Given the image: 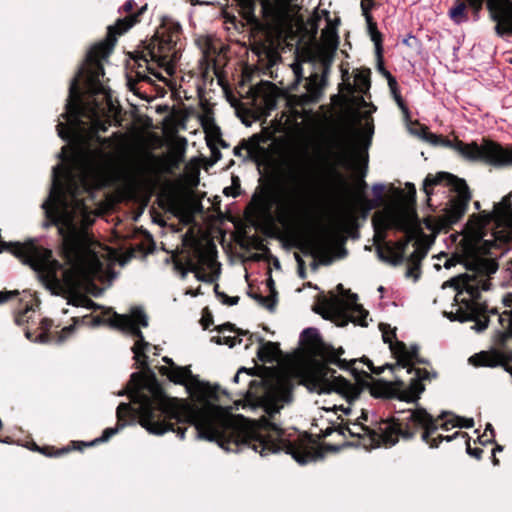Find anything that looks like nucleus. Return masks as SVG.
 <instances>
[{"instance_id":"56","label":"nucleus","mask_w":512,"mask_h":512,"mask_svg":"<svg viewBox=\"0 0 512 512\" xmlns=\"http://www.w3.org/2000/svg\"><path fill=\"white\" fill-rule=\"evenodd\" d=\"M43 252V260L45 261V264L49 268H55V271L58 273L59 270L62 269V264L57 260H51V251L47 249L41 248Z\"/></svg>"},{"instance_id":"7","label":"nucleus","mask_w":512,"mask_h":512,"mask_svg":"<svg viewBox=\"0 0 512 512\" xmlns=\"http://www.w3.org/2000/svg\"><path fill=\"white\" fill-rule=\"evenodd\" d=\"M443 185L451 188L456 196L451 198L444 213L439 216L440 228H446L448 232L454 224H457L466 214L472 199L471 191L466 181L449 172H438L435 175L429 173L423 181V191L426 194V203L431 206L433 187Z\"/></svg>"},{"instance_id":"1","label":"nucleus","mask_w":512,"mask_h":512,"mask_svg":"<svg viewBox=\"0 0 512 512\" xmlns=\"http://www.w3.org/2000/svg\"><path fill=\"white\" fill-rule=\"evenodd\" d=\"M133 408L129 403H120L116 410L117 424L106 428L99 438L91 442L78 441L82 447H92L108 441L128 424L138 423L149 433L163 435L175 432L185 438L186 426L193 425L196 438L216 442L226 451L238 452L251 448L261 456L284 452L299 464L309 462V445L282 438L283 431L276 424L266 422L259 425L242 415H221L211 409L201 408L186 399L169 397L158 383L154 374L136 392Z\"/></svg>"},{"instance_id":"18","label":"nucleus","mask_w":512,"mask_h":512,"mask_svg":"<svg viewBox=\"0 0 512 512\" xmlns=\"http://www.w3.org/2000/svg\"><path fill=\"white\" fill-rule=\"evenodd\" d=\"M469 363L475 367H503L512 376V350L481 351L469 358Z\"/></svg>"},{"instance_id":"5","label":"nucleus","mask_w":512,"mask_h":512,"mask_svg":"<svg viewBox=\"0 0 512 512\" xmlns=\"http://www.w3.org/2000/svg\"><path fill=\"white\" fill-rule=\"evenodd\" d=\"M290 179L295 185L285 194L284 198H274L270 188H264L260 194H255L252 198L259 212L267 217H271L272 207L274 204H277V220L283 225L296 222L308 216L307 204L311 188L310 177L307 175L300 177L292 174Z\"/></svg>"},{"instance_id":"46","label":"nucleus","mask_w":512,"mask_h":512,"mask_svg":"<svg viewBox=\"0 0 512 512\" xmlns=\"http://www.w3.org/2000/svg\"><path fill=\"white\" fill-rule=\"evenodd\" d=\"M508 340L509 339L507 338V335L504 331H501V330L495 331V333L493 335V343L496 346V348L494 350H498V351L510 350L509 348H507Z\"/></svg>"},{"instance_id":"55","label":"nucleus","mask_w":512,"mask_h":512,"mask_svg":"<svg viewBox=\"0 0 512 512\" xmlns=\"http://www.w3.org/2000/svg\"><path fill=\"white\" fill-rule=\"evenodd\" d=\"M224 195L237 197L240 195V180L237 176L232 177V186L225 187L223 190Z\"/></svg>"},{"instance_id":"32","label":"nucleus","mask_w":512,"mask_h":512,"mask_svg":"<svg viewBox=\"0 0 512 512\" xmlns=\"http://www.w3.org/2000/svg\"><path fill=\"white\" fill-rule=\"evenodd\" d=\"M261 342L260 347L257 351V357L264 363H270L274 361L276 355L280 352L279 344L276 342H264L262 338L259 339Z\"/></svg>"},{"instance_id":"38","label":"nucleus","mask_w":512,"mask_h":512,"mask_svg":"<svg viewBox=\"0 0 512 512\" xmlns=\"http://www.w3.org/2000/svg\"><path fill=\"white\" fill-rule=\"evenodd\" d=\"M388 86L390 88V92H391L395 102L397 103L398 107L401 109L404 116L406 118H409L410 117L409 109H408L403 97L401 96V93H400L399 87H398V83H397L395 77L389 78Z\"/></svg>"},{"instance_id":"36","label":"nucleus","mask_w":512,"mask_h":512,"mask_svg":"<svg viewBox=\"0 0 512 512\" xmlns=\"http://www.w3.org/2000/svg\"><path fill=\"white\" fill-rule=\"evenodd\" d=\"M72 450L82 451V447L78 445V441H71L70 445L63 448H56L54 446L46 445L40 448L39 453L46 457H61Z\"/></svg>"},{"instance_id":"57","label":"nucleus","mask_w":512,"mask_h":512,"mask_svg":"<svg viewBox=\"0 0 512 512\" xmlns=\"http://www.w3.org/2000/svg\"><path fill=\"white\" fill-rule=\"evenodd\" d=\"M371 41H373L375 45V52L376 54H382L383 53V37L379 30L373 31L369 33Z\"/></svg>"},{"instance_id":"26","label":"nucleus","mask_w":512,"mask_h":512,"mask_svg":"<svg viewBox=\"0 0 512 512\" xmlns=\"http://www.w3.org/2000/svg\"><path fill=\"white\" fill-rule=\"evenodd\" d=\"M159 372L161 375L167 376L171 382L179 385L185 384L188 378L193 377L189 367L174 366V368H169L161 366Z\"/></svg>"},{"instance_id":"23","label":"nucleus","mask_w":512,"mask_h":512,"mask_svg":"<svg viewBox=\"0 0 512 512\" xmlns=\"http://www.w3.org/2000/svg\"><path fill=\"white\" fill-rule=\"evenodd\" d=\"M141 66L137 64V70L135 71V78L128 77L127 78V84L129 87V90L132 91L134 94L140 95L138 84L140 82H146L151 84L153 80L149 76L152 75L158 80H164V77L161 75L160 72H158L155 68L149 65V61L147 63H144L143 61H140Z\"/></svg>"},{"instance_id":"10","label":"nucleus","mask_w":512,"mask_h":512,"mask_svg":"<svg viewBox=\"0 0 512 512\" xmlns=\"http://www.w3.org/2000/svg\"><path fill=\"white\" fill-rule=\"evenodd\" d=\"M408 373H415L409 385L406 387L404 381L397 379L392 382L382 379L376 380L370 387V393L375 398L399 399L405 402L417 403L420 395L425 391L423 381H432L438 378L435 370L427 368H416L414 366L407 369Z\"/></svg>"},{"instance_id":"33","label":"nucleus","mask_w":512,"mask_h":512,"mask_svg":"<svg viewBox=\"0 0 512 512\" xmlns=\"http://www.w3.org/2000/svg\"><path fill=\"white\" fill-rule=\"evenodd\" d=\"M354 135L355 132L352 129H350V134L345 138L344 149L340 154V158L344 163H350L351 161L355 160L359 155V148L353 138Z\"/></svg>"},{"instance_id":"39","label":"nucleus","mask_w":512,"mask_h":512,"mask_svg":"<svg viewBox=\"0 0 512 512\" xmlns=\"http://www.w3.org/2000/svg\"><path fill=\"white\" fill-rule=\"evenodd\" d=\"M53 321L49 318H43L40 322L41 333L37 337V341L40 343L53 342L54 334L51 333Z\"/></svg>"},{"instance_id":"37","label":"nucleus","mask_w":512,"mask_h":512,"mask_svg":"<svg viewBox=\"0 0 512 512\" xmlns=\"http://www.w3.org/2000/svg\"><path fill=\"white\" fill-rule=\"evenodd\" d=\"M475 279L476 277L474 275L463 273L451 278L446 282L448 286L452 287L454 290L457 291L455 301H459L458 296L463 293L465 286L468 283L475 281Z\"/></svg>"},{"instance_id":"16","label":"nucleus","mask_w":512,"mask_h":512,"mask_svg":"<svg viewBox=\"0 0 512 512\" xmlns=\"http://www.w3.org/2000/svg\"><path fill=\"white\" fill-rule=\"evenodd\" d=\"M511 196V194L504 196L499 203L494 205L493 211L480 213L478 217L480 229H484L490 223H494L497 228H512Z\"/></svg>"},{"instance_id":"2","label":"nucleus","mask_w":512,"mask_h":512,"mask_svg":"<svg viewBox=\"0 0 512 512\" xmlns=\"http://www.w3.org/2000/svg\"><path fill=\"white\" fill-rule=\"evenodd\" d=\"M300 345L314 359L302 372L303 383L311 391L321 394L337 390L344 393L348 399L359 396V390L344 377H335L333 382L329 380V377H334L336 373L329 365H336L341 370H349L356 379L360 376L366 379L372 378L368 372L358 371L354 367L357 359L347 361L341 358L345 352L344 349L342 347L335 349L331 344L326 343L316 328L309 327L302 331Z\"/></svg>"},{"instance_id":"58","label":"nucleus","mask_w":512,"mask_h":512,"mask_svg":"<svg viewBox=\"0 0 512 512\" xmlns=\"http://www.w3.org/2000/svg\"><path fill=\"white\" fill-rule=\"evenodd\" d=\"M466 264V256L464 254H454L452 257L448 258L445 263L444 267L446 269H450L451 267H454L456 264Z\"/></svg>"},{"instance_id":"9","label":"nucleus","mask_w":512,"mask_h":512,"mask_svg":"<svg viewBox=\"0 0 512 512\" xmlns=\"http://www.w3.org/2000/svg\"><path fill=\"white\" fill-rule=\"evenodd\" d=\"M139 23L137 15L126 19H117L114 25L107 28L105 40L93 45L86 56V74L90 89L94 94L103 93L104 86L101 78L104 76V66L102 61L109 57L117 43L118 36L123 35L134 25Z\"/></svg>"},{"instance_id":"4","label":"nucleus","mask_w":512,"mask_h":512,"mask_svg":"<svg viewBox=\"0 0 512 512\" xmlns=\"http://www.w3.org/2000/svg\"><path fill=\"white\" fill-rule=\"evenodd\" d=\"M449 413L444 411L438 417H433L424 408L408 409L399 412L397 421H386L382 423L384 443L396 444L400 439L408 441L413 439L417 432H421V440L430 448H438L443 441L450 442L458 437L467 438L468 433L457 431L452 435H433L439 429V421Z\"/></svg>"},{"instance_id":"42","label":"nucleus","mask_w":512,"mask_h":512,"mask_svg":"<svg viewBox=\"0 0 512 512\" xmlns=\"http://www.w3.org/2000/svg\"><path fill=\"white\" fill-rule=\"evenodd\" d=\"M449 319L452 321L457 320L459 322L474 321L477 319V313H473L469 310H465L464 308L460 307L458 308L456 313H451Z\"/></svg>"},{"instance_id":"64","label":"nucleus","mask_w":512,"mask_h":512,"mask_svg":"<svg viewBox=\"0 0 512 512\" xmlns=\"http://www.w3.org/2000/svg\"><path fill=\"white\" fill-rule=\"evenodd\" d=\"M460 303L465 307V310H469L473 313H477V311L483 307V305L474 302L472 299L464 298L460 300Z\"/></svg>"},{"instance_id":"34","label":"nucleus","mask_w":512,"mask_h":512,"mask_svg":"<svg viewBox=\"0 0 512 512\" xmlns=\"http://www.w3.org/2000/svg\"><path fill=\"white\" fill-rule=\"evenodd\" d=\"M418 135L425 141L435 146L452 147L453 141L432 133L426 125H420Z\"/></svg>"},{"instance_id":"48","label":"nucleus","mask_w":512,"mask_h":512,"mask_svg":"<svg viewBox=\"0 0 512 512\" xmlns=\"http://www.w3.org/2000/svg\"><path fill=\"white\" fill-rule=\"evenodd\" d=\"M355 81L359 85L360 91L365 92L370 88V70L367 69L365 71L359 72L355 76Z\"/></svg>"},{"instance_id":"52","label":"nucleus","mask_w":512,"mask_h":512,"mask_svg":"<svg viewBox=\"0 0 512 512\" xmlns=\"http://www.w3.org/2000/svg\"><path fill=\"white\" fill-rule=\"evenodd\" d=\"M261 14H262V17L266 21H269L274 17L275 7L270 2V0H262L261 1Z\"/></svg>"},{"instance_id":"60","label":"nucleus","mask_w":512,"mask_h":512,"mask_svg":"<svg viewBox=\"0 0 512 512\" xmlns=\"http://www.w3.org/2000/svg\"><path fill=\"white\" fill-rule=\"evenodd\" d=\"M495 247H497L495 240H482L478 247V251L483 255H490L491 250Z\"/></svg>"},{"instance_id":"49","label":"nucleus","mask_w":512,"mask_h":512,"mask_svg":"<svg viewBox=\"0 0 512 512\" xmlns=\"http://www.w3.org/2000/svg\"><path fill=\"white\" fill-rule=\"evenodd\" d=\"M495 430L492 424L487 423L485 431L482 435L478 436V442L482 445L491 444L494 442Z\"/></svg>"},{"instance_id":"50","label":"nucleus","mask_w":512,"mask_h":512,"mask_svg":"<svg viewBox=\"0 0 512 512\" xmlns=\"http://www.w3.org/2000/svg\"><path fill=\"white\" fill-rule=\"evenodd\" d=\"M486 308L487 306L485 304H483V307H481V309H479L477 311V319L474 320V322H476L475 324V329L479 332H482L484 330H486L489 326V323H490V319L488 316H483L482 319L479 318V315L481 313H485L486 312Z\"/></svg>"},{"instance_id":"31","label":"nucleus","mask_w":512,"mask_h":512,"mask_svg":"<svg viewBox=\"0 0 512 512\" xmlns=\"http://www.w3.org/2000/svg\"><path fill=\"white\" fill-rule=\"evenodd\" d=\"M467 270L480 271L485 275L495 274L499 268L498 262L492 258H481L477 263L467 262L465 264Z\"/></svg>"},{"instance_id":"40","label":"nucleus","mask_w":512,"mask_h":512,"mask_svg":"<svg viewBox=\"0 0 512 512\" xmlns=\"http://www.w3.org/2000/svg\"><path fill=\"white\" fill-rule=\"evenodd\" d=\"M72 321H73L72 325L66 326V327L62 328V330L60 332H56L54 334L53 342H55L57 344H61L64 341H66L67 338H69L75 332V329H76L75 325L80 323L81 319L79 317H73Z\"/></svg>"},{"instance_id":"14","label":"nucleus","mask_w":512,"mask_h":512,"mask_svg":"<svg viewBox=\"0 0 512 512\" xmlns=\"http://www.w3.org/2000/svg\"><path fill=\"white\" fill-rule=\"evenodd\" d=\"M486 9L495 23V34L500 38L512 37V0H489Z\"/></svg>"},{"instance_id":"12","label":"nucleus","mask_w":512,"mask_h":512,"mask_svg":"<svg viewBox=\"0 0 512 512\" xmlns=\"http://www.w3.org/2000/svg\"><path fill=\"white\" fill-rule=\"evenodd\" d=\"M246 397L265 408L270 414L278 413L283 403L291 398L290 391L279 383H273L267 379L251 380Z\"/></svg>"},{"instance_id":"15","label":"nucleus","mask_w":512,"mask_h":512,"mask_svg":"<svg viewBox=\"0 0 512 512\" xmlns=\"http://www.w3.org/2000/svg\"><path fill=\"white\" fill-rule=\"evenodd\" d=\"M420 224L421 222L419 221V228H414L413 226L409 228L407 232H404L406 234L405 237L394 244L391 243L379 246L377 248L379 259L393 266L400 265L405 260L406 249L409 243L414 239L415 234H423Z\"/></svg>"},{"instance_id":"29","label":"nucleus","mask_w":512,"mask_h":512,"mask_svg":"<svg viewBox=\"0 0 512 512\" xmlns=\"http://www.w3.org/2000/svg\"><path fill=\"white\" fill-rule=\"evenodd\" d=\"M385 189L386 187L383 184H374L372 186V193L374 198H362V201L365 205L364 215H366L371 209L380 207L386 203Z\"/></svg>"},{"instance_id":"35","label":"nucleus","mask_w":512,"mask_h":512,"mask_svg":"<svg viewBox=\"0 0 512 512\" xmlns=\"http://www.w3.org/2000/svg\"><path fill=\"white\" fill-rule=\"evenodd\" d=\"M467 7H470L468 0H455L453 7L449 10L451 19L456 23H462L468 20Z\"/></svg>"},{"instance_id":"44","label":"nucleus","mask_w":512,"mask_h":512,"mask_svg":"<svg viewBox=\"0 0 512 512\" xmlns=\"http://www.w3.org/2000/svg\"><path fill=\"white\" fill-rule=\"evenodd\" d=\"M416 249L407 258V263H418L421 265V261L425 258L428 248L421 246L419 242L415 243Z\"/></svg>"},{"instance_id":"47","label":"nucleus","mask_w":512,"mask_h":512,"mask_svg":"<svg viewBox=\"0 0 512 512\" xmlns=\"http://www.w3.org/2000/svg\"><path fill=\"white\" fill-rule=\"evenodd\" d=\"M211 342L216 343L218 345H227L230 348L235 347L238 344H241L242 339L239 337H231V336H213L211 338Z\"/></svg>"},{"instance_id":"24","label":"nucleus","mask_w":512,"mask_h":512,"mask_svg":"<svg viewBox=\"0 0 512 512\" xmlns=\"http://www.w3.org/2000/svg\"><path fill=\"white\" fill-rule=\"evenodd\" d=\"M317 302L318 304L313 308V310L322 315L325 319H328L329 313L339 311L343 304V300L333 293H331L330 297L323 294L319 295L317 297Z\"/></svg>"},{"instance_id":"21","label":"nucleus","mask_w":512,"mask_h":512,"mask_svg":"<svg viewBox=\"0 0 512 512\" xmlns=\"http://www.w3.org/2000/svg\"><path fill=\"white\" fill-rule=\"evenodd\" d=\"M398 417H399V415L392 416L387 419H381L380 421L375 423L374 427H369L362 423L355 422L352 424L351 428L354 429V431L360 432L361 438H363L364 436H367L370 441V445L373 447H380V446L392 447L395 444L384 443V433H382L384 430L380 429V427L382 428V423L386 422V421H395L396 422L397 421L396 419Z\"/></svg>"},{"instance_id":"41","label":"nucleus","mask_w":512,"mask_h":512,"mask_svg":"<svg viewBox=\"0 0 512 512\" xmlns=\"http://www.w3.org/2000/svg\"><path fill=\"white\" fill-rule=\"evenodd\" d=\"M137 4L135 3V1L133 0H127L123 6L121 7L120 9V12H125L127 13V15L125 17H123L122 19H126V18H129L131 16H134V15H137V19L139 20V22L141 21V16L145 13V11L147 10V4H145L144 6H142L141 8H139L136 12L134 11L135 8H136Z\"/></svg>"},{"instance_id":"54","label":"nucleus","mask_w":512,"mask_h":512,"mask_svg":"<svg viewBox=\"0 0 512 512\" xmlns=\"http://www.w3.org/2000/svg\"><path fill=\"white\" fill-rule=\"evenodd\" d=\"M263 299L264 300L261 301V305L270 312H273L278 302V293H269L268 296H263Z\"/></svg>"},{"instance_id":"51","label":"nucleus","mask_w":512,"mask_h":512,"mask_svg":"<svg viewBox=\"0 0 512 512\" xmlns=\"http://www.w3.org/2000/svg\"><path fill=\"white\" fill-rule=\"evenodd\" d=\"M448 415L453 416L454 424L453 427H459V428H472L474 427V419L473 418H466L458 415H454L450 412H448Z\"/></svg>"},{"instance_id":"53","label":"nucleus","mask_w":512,"mask_h":512,"mask_svg":"<svg viewBox=\"0 0 512 512\" xmlns=\"http://www.w3.org/2000/svg\"><path fill=\"white\" fill-rule=\"evenodd\" d=\"M423 223L428 230H431L433 232H446V228H440L439 216L435 218L428 216L423 219Z\"/></svg>"},{"instance_id":"27","label":"nucleus","mask_w":512,"mask_h":512,"mask_svg":"<svg viewBox=\"0 0 512 512\" xmlns=\"http://www.w3.org/2000/svg\"><path fill=\"white\" fill-rule=\"evenodd\" d=\"M151 347V344L145 340L144 337L139 338L135 341L132 352L134 353V359L136 360V363L138 364L137 368H140L144 371H149V364H148V356L146 354V351Z\"/></svg>"},{"instance_id":"62","label":"nucleus","mask_w":512,"mask_h":512,"mask_svg":"<svg viewBox=\"0 0 512 512\" xmlns=\"http://www.w3.org/2000/svg\"><path fill=\"white\" fill-rule=\"evenodd\" d=\"M294 257H295V260L297 262L298 276L301 279H306L307 278V272H306L305 261L302 259V257L298 253H295Z\"/></svg>"},{"instance_id":"22","label":"nucleus","mask_w":512,"mask_h":512,"mask_svg":"<svg viewBox=\"0 0 512 512\" xmlns=\"http://www.w3.org/2000/svg\"><path fill=\"white\" fill-rule=\"evenodd\" d=\"M263 141L264 139L260 134H254L248 139H242L240 143L234 147L233 154L237 157H242V151L246 150L243 159L257 161L264 151V148L261 146V142Z\"/></svg>"},{"instance_id":"11","label":"nucleus","mask_w":512,"mask_h":512,"mask_svg":"<svg viewBox=\"0 0 512 512\" xmlns=\"http://www.w3.org/2000/svg\"><path fill=\"white\" fill-rule=\"evenodd\" d=\"M451 148L469 161H480L497 168L512 166V146L504 147L491 139L483 138L481 145L455 140Z\"/></svg>"},{"instance_id":"25","label":"nucleus","mask_w":512,"mask_h":512,"mask_svg":"<svg viewBox=\"0 0 512 512\" xmlns=\"http://www.w3.org/2000/svg\"><path fill=\"white\" fill-rule=\"evenodd\" d=\"M295 247L299 249L303 255L317 258L320 251L326 250L329 244L327 238L321 236L313 240L298 242L295 244Z\"/></svg>"},{"instance_id":"63","label":"nucleus","mask_w":512,"mask_h":512,"mask_svg":"<svg viewBox=\"0 0 512 512\" xmlns=\"http://www.w3.org/2000/svg\"><path fill=\"white\" fill-rule=\"evenodd\" d=\"M466 452L471 457L480 460L482 458L483 450L481 448H472L470 445V437L469 435L466 438Z\"/></svg>"},{"instance_id":"8","label":"nucleus","mask_w":512,"mask_h":512,"mask_svg":"<svg viewBox=\"0 0 512 512\" xmlns=\"http://www.w3.org/2000/svg\"><path fill=\"white\" fill-rule=\"evenodd\" d=\"M180 29L178 24L171 27L161 26L150 39L142 40L135 51L129 52V57L139 66L140 61L147 63L150 57L152 62L171 73L179 59L176 45Z\"/></svg>"},{"instance_id":"6","label":"nucleus","mask_w":512,"mask_h":512,"mask_svg":"<svg viewBox=\"0 0 512 512\" xmlns=\"http://www.w3.org/2000/svg\"><path fill=\"white\" fill-rule=\"evenodd\" d=\"M393 189L394 193L399 198L397 207L382 213H376L372 218L376 249L384 244H391L390 242H386L387 231L390 229L407 232L412 226L419 228L415 185L409 182L406 183L407 193H404V191L399 188Z\"/></svg>"},{"instance_id":"13","label":"nucleus","mask_w":512,"mask_h":512,"mask_svg":"<svg viewBox=\"0 0 512 512\" xmlns=\"http://www.w3.org/2000/svg\"><path fill=\"white\" fill-rule=\"evenodd\" d=\"M84 108L81 94L78 87V78L75 77L69 88V96L65 105V112L61 114L67 123L59 122L56 126L58 136L64 141H71L77 134L78 128L82 125Z\"/></svg>"},{"instance_id":"28","label":"nucleus","mask_w":512,"mask_h":512,"mask_svg":"<svg viewBox=\"0 0 512 512\" xmlns=\"http://www.w3.org/2000/svg\"><path fill=\"white\" fill-rule=\"evenodd\" d=\"M358 296L357 294L350 295L351 304L348 309L350 312V319L353 323L360 325L362 327H367V317L369 312L361 305L357 303Z\"/></svg>"},{"instance_id":"61","label":"nucleus","mask_w":512,"mask_h":512,"mask_svg":"<svg viewBox=\"0 0 512 512\" xmlns=\"http://www.w3.org/2000/svg\"><path fill=\"white\" fill-rule=\"evenodd\" d=\"M421 275V265L418 263H408L406 276L418 280Z\"/></svg>"},{"instance_id":"45","label":"nucleus","mask_w":512,"mask_h":512,"mask_svg":"<svg viewBox=\"0 0 512 512\" xmlns=\"http://www.w3.org/2000/svg\"><path fill=\"white\" fill-rule=\"evenodd\" d=\"M332 261L331 255H330V248L327 247L326 250L320 251L319 256L317 258H314L312 263L310 264V267L312 270H317L318 266L321 265H329Z\"/></svg>"},{"instance_id":"17","label":"nucleus","mask_w":512,"mask_h":512,"mask_svg":"<svg viewBox=\"0 0 512 512\" xmlns=\"http://www.w3.org/2000/svg\"><path fill=\"white\" fill-rule=\"evenodd\" d=\"M148 317L145 312L135 307L131 310V315L113 313V318L110 320V325L114 328L120 329L124 332L131 334L137 339L144 337L141 327H148Z\"/></svg>"},{"instance_id":"20","label":"nucleus","mask_w":512,"mask_h":512,"mask_svg":"<svg viewBox=\"0 0 512 512\" xmlns=\"http://www.w3.org/2000/svg\"><path fill=\"white\" fill-rule=\"evenodd\" d=\"M318 60L321 66L322 73L321 75L318 73H312L306 82V88L308 92L312 94H316L321 92V90L327 84L328 74L330 73V68L333 61V56L329 54H319L318 56H310L309 61Z\"/></svg>"},{"instance_id":"59","label":"nucleus","mask_w":512,"mask_h":512,"mask_svg":"<svg viewBox=\"0 0 512 512\" xmlns=\"http://www.w3.org/2000/svg\"><path fill=\"white\" fill-rule=\"evenodd\" d=\"M464 291H466L471 299L476 303L481 298V290L479 285H472L470 282L465 286Z\"/></svg>"},{"instance_id":"3","label":"nucleus","mask_w":512,"mask_h":512,"mask_svg":"<svg viewBox=\"0 0 512 512\" xmlns=\"http://www.w3.org/2000/svg\"><path fill=\"white\" fill-rule=\"evenodd\" d=\"M46 218L58 227L62 237L60 256L70 267V272L81 279L93 280L103 269L95 247L99 243L87 228H78L72 220L62 215L55 205L44 203Z\"/></svg>"},{"instance_id":"19","label":"nucleus","mask_w":512,"mask_h":512,"mask_svg":"<svg viewBox=\"0 0 512 512\" xmlns=\"http://www.w3.org/2000/svg\"><path fill=\"white\" fill-rule=\"evenodd\" d=\"M420 347L417 344H412L410 347L400 340H395L392 345V355L397 360L396 365L399 368H410L414 364H423L430 366L429 360L420 357Z\"/></svg>"},{"instance_id":"30","label":"nucleus","mask_w":512,"mask_h":512,"mask_svg":"<svg viewBox=\"0 0 512 512\" xmlns=\"http://www.w3.org/2000/svg\"><path fill=\"white\" fill-rule=\"evenodd\" d=\"M239 7L240 15L250 25H260L259 18L255 15L256 0H234Z\"/></svg>"},{"instance_id":"43","label":"nucleus","mask_w":512,"mask_h":512,"mask_svg":"<svg viewBox=\"0 0 512 512\" xmlns=\"http://www.w3.org/2000/svg\"><path fill=\"white\" fill-rule=\"evenodd\" d=\"M379 329L382 332V338L384 343L389 344V348L392 351V345L395 343L396 339V329H391L388 324L380 323Z\"/></svg>"}]
</instances>
